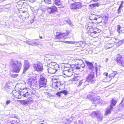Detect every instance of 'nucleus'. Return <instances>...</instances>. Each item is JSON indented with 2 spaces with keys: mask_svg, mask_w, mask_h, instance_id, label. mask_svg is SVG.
<instances>
[{
  "mask_svg": "<svg viewBox=\"0 0 124 124\" xmlns=\"http://www.w3.org/2000/svg\"><path fill=\"white\" fill-rule=\"evenodd\" d=\"M10 65L14 72H19L22 67L21 63L17 61H12Z\"/></svg>",
  "mask_w": 124,
  "mask_h": 124,
  "instance_id": "f257e3e1",
  "label": "nucleus"
},
{
  "mask_svg": "<svg viewBox=\"0 0 124 124\" xmlns=\"http://www.w3.org/2000/svg\"><path fill=\"white\" fill-rule=\"evenodd\" d=\"M47 80L44 77V76L41 75L40 76L39 80V88L41 87L45 88L46 87Z\"/></svg>",
  "mask_w": 124,
  "mask_h": 124,
  "instance_id": "f03ea898",
  "label": "nucleus"
},
{
  "mask_svg": "<svg viewBox=\"0 0 124 124\" xmlns=\"http://www.w3.org/2000/svg\"><path fill=\"white\" fill-rule=\"evenodd\" d=\"M91 115L92 116H97V118L98 121L101 122L103 116L102 114L99 111H96L93 112L91 113Z\"/></svg>",
  "mask_w": 124,
  "mask_h": 124,
  "instance_id": "7ed1b4c3",
  "label": "nucleus"
},
{
  "mask_svg": "<svg viewBox=\"0 0 124 124\" xmlns=\"http://www.w3.org/2000/svg\"><path fill=\"white\" fill-rule=\"evenodd\" d=\"M90 74L87 77V81L89 82L90 83H94V75L93 71L89 72Z\"/></svg>",
  "mask_w": 124,
  "mask_h": 124,
  "instance_id": "20e7f679",
  "label": "nucleus"
},
{
  "mask_svg": "<svg viewBox=\"0 0 124 124\" xmlns=\"http://www.w3.org/2000/svg\"><path fill=\"white\" fill-rule=\"evenodd\" d=\"M33 67L35 71L38 72L42 70V63L40 62H38L37 64H34Z\"/></svg>",
  "mask_w": 124,
  "mask_h": 124,
  "instance_id": "39448f33",
  "label": "nucleus"
},
{
  "mask_svg": "<svg viewBox=\"0 0 124 124\" xmlns=\"http://www.w3.org/2000/svg\"><path fill=\"white\" fill-rule=\"evenodd\" d=\"M68 32L61 33V32H57L55 36L56 38L57 39H65V37L69 34Z\"/></svg>",
  "mask_w": 124,
  "mask_h": 124,
  "instance_id": "423d86ee",
  "label": "nucleus"
},
{
  "mask_svg": "<svg viewBox=\"0 0 124 124\" xmlns=\"http://www.w3.org/2000/svg\"><path fill=\"white\" fill-rule=\"evenodd\" d=\"M63 72L64 75L68 77H70L73 75V70L71 68H68L67 70L64 69Z\"/></svg>",
  "mask_w": 124,
  "mask_h": 124,
  "instance_id": "0eeeda50",
  "label": "nucleus"
},
{
  "mask_svg": "<svg viewBox=\"0 0 124 124\" xmlns=\"http://www.w3.org/2000/svg\"><path fill=\"white\" fill-rule=\"evenodd\" d=\"M85 62L86 64L87 67L89 69L88 70H87L86 72L88 73V72L93 71L94 67L92 63L89 62L88 61H85Z\"/></svg>",
  "mask_w": 124,
  "mask_h": 124,
  "instance_id": "6e6552de",
  "label": "nucleus"
},
{
  "mask_svg": "<svg viewBox=\"0 0 124 124\" xmlns=\"http://www.w3.org/2000/svg\"><path fill=\"white\" fill-rule=\"evenodd\" d=\"M47 10L48 13L49 14H51L57 12L58 9L57 7L54 6L48 7L47 8Z\"/></svg>",
  "mask_w": 124,
  "mask_h": 124,
  "instance_id": "1a4fd4ad",
  "label": "nucleus"
},
{
  "mask_svg": "<svg viewBox=\"0 0 124 124\" xmlns=\"http://www.w3.org/2000/svg\"><path fill=\"white\" fill-rule=\"evenodd\" d=\"M47 68H59V65L55 62H51L48 64L47 66Z\"/></svg>",
  "mask_w": 124,
  "mask_h": 124,
  "instance_id": "9d476101",
  "label": "nucleus"
},
{
  "mask_svg": "<svg viewBox=\"0 0 124 124\" xmlns=\"http://www.w3.org/2000/svg\"><path fill=\"white\" fill-rule=\"evenodd\" d=\"M54 3L59 8H63L64 7V6L62 5L60 0H54Z\"/></svg>",
  "mask_w": 124,
  "mask_h": 124,
  "instance_id": "9b49d317",
  "label": "nucleus"
},
{
  "mask_svg": "<svg viewBox=\"0 0 124 124\" xmlns=\"http://www.w3.org/2000/svg\"><path fill=\"white\" fill-rule=\"evenodd\" d=\"M75 44L77 47L84 48L85 46V44L82 41H76Z\"/></svg>",
  "mask_w": 124,
  "mask_h": 124,
  "instance_id": "f8f14e48",
  "label": "nucleus"
},
{
  "mask_svg": "<svg viewBox=\"0 0 124 124\" xmlns=\"http://www.w3.org/2000/svg\"><path fill=\"white\" fill-rule=\"evenodd\" d=\"M94 23L93 22H89L87 23L86 24L85 27L87 28V30H89V29H92L93 31V27Z\"/></svg>",
  "mask_w": 124,
  "mask_h": 124,
  "instance_id": "ddd939ff",
  "label": "nucleus"
},
{
  "mask_svg": "<svg viewBox=\"0 0 124 124\" xmlns=\"http://www.w3.org/2000/svg\"><path fill=\"white\" fill-rule=\"evenodd\" d=\"M103 102L102 100L100 98H95L93 100V103L94 104H96L97 103L99 104H101Z\"/></svg>",
  "mask_w": 124,
  "mask_h": 124,
  "instance_id": "4468645a",
  "label": "nucleus"
},
{
  "mask_svg": "<svg viewBox=\"0 0 124 124\" xmlns=\"http://www.w3.org/2000/svg\"><path fill=\"white\" fill-rule=\"evenodd\" d=\"M29 62L27 61H25L24 68L23 69V73H25V71L29 68Z\"/></svg>",
  "mask_w": 124,
  "mask_h": 124,
  "instance_id": "2eb2a0df",
  "label": "nucleus"
},
{
  "mask_svg": "<svg viewBox=\"0 0 124 124\" xmlns=\"http://www.w3.org/2000/svg\"><path fill=\"white\" fill-rule=\"evenodd\" d=\"M59 68H47V70L48 72L49 73L51 74L55 73L58 70Z\"/></svg>",
  "mask_w": 124,
  "mask_h": 124,
  "instance_id": "dca6fc26",
  "label": "nucleus"
},
{
  "mask_svg": "<svg viewBox=\"0 0 124 124\" xmlns=\"http://www.w3.org/2000/svg\"><path fill=\"white\" fill-rule=\"evenodd\" d=\"M117 102V101L114 98H113L110 101V107L113 108L114 106Z\"/></svg>",
  "mask_w": 124,
  "mask_h": 124,
  "instance_id": "f3484780",
  "label": "nucleus"
},
{
  "mask_svg": "<svg viewBox=\"0 0 124 124\" xmlns=\"http://www.w3.org/2000/svg\"><path fill=\"white\" fill-rule=\"evenodd\" d=\"M115 60L117 62V63H120V62L123 60V59L121 55L118 54L117 55L116 58Z\"/></svg>",
  "mask_w": 124,
  "mask_h": 124,
  "instance_id": "a211bd4d",
  "label": "nucleus"
},
{
  "mask_svg": "<svg viewBox=\"0 0 124 124\" xmlns=\"http://www.w3.org/2000/svg\"><path fill=\"white\" fill-rule=\"evenodd\" d=\"M31 93L30 92H27L25 93L22 94V95L24 97L28 98L30 97L31 96Z\"/></svg>",
  "mask_w": 124,
  "mask_h": 124,
  "instance_id": "6ab92c4d",
  "label": "nucleus"
},
{
  "mask_svg": "<svg viewBox=\"0 0 124 124\" xmlns=\"http://www.w3.org/2000/svg\"><path fill=\"white\" fill-rule=\"evenodd\" d=\"M67 93L66 91L64 90L58 92L56 93V95L59 96H61V93H63L65 95H66L67 94Z\"/></svg>",
  "mask_w": 124,
  "mask_h": 124,
  "instance_id": "aec40b11",
  "label": "nucleus"
},
{
  "mask_svg": "<svg viewBox=\"0 0 124 124\" xmlns=\"http://www.w3.org/2000/svg\"><path fill=\"white\" fill-rule=\"evenodd\" d=\"M113 108L110 107L107 108L106 109V112L105 115H107L108 114H110L111 110H112Z\"/></svg>",
  "mask_w": 124,
  "mask_h": 124,
  "instance_id": "412c9836",
  "label": "nucleus"
},
{
  "mask_svg": "<svg viewBox=\"0 0 124 124\" xmlns=\"http://www.w3.org/2000/svg\"><path fill=\"white\" fill-rule=\"evenodd\" d=\"M97 32L96 31H94L92 32H91V33H89V34L91 36L94 38H95L97 37Z\"/></svg>",
  "mask_w": 124,
  "mask_h": 124,
  "instance_id": "4be33fe9",
  "label": "nucleus"
},
{
  "mask_svg": "<svg viewBox=\"0 0 124 124\" xmlns=\"http://www.w3.org/2000/svg\"><path fill=\"white\" fill-rule=\"evenodd\" d=\"M12 93L14 95L16 96V97H17V96L18 95L21 96L22 94L21 93H20L19 92L16 91V90H14L12 91Z\"/></svg>",
  "mask_w": 124,
  "mask_h": 124,
  "instance_id": "5701e85b",
  "label": "nucleus"
},
{
  "mask_svg": "<svg viewBox=\"0 0 124 124\" xmlns=\"http://www.w3.org/2000/svg\"><path fill=\"white\" fill-rule=\"evenodd\" d=\"M114 46V45L112 43H108L105 46V48L107 49H108L110 48L113 46Z\"/></svg>",
  "mask_w": 124,
  "mask_h": 124,
  "instance_id": "b1692460",
  "label": "nucleus"
},
{
  "mask_svg": "<svg viewBox=\"0 0 124 124\" xmlns=\"http://www.w3.org/2000/svg\"><path fill=\"white\" fill-rule=\"evenodd\" d=\"M76 10L82 7V6L81 3L79 2H77L75 3Z\"/></svg>",
  "mask_w": 124,
  "mask_h": 124,
  "instance_id": "393cba45",
  "label": "nucleus"
},
{
  "mask_svg": "<svg viewBox=\"0 0 124 124\" xmlns=\"http://www.w3.org/2000/svg\"><path fill=\"white\" fill-rule=\"evenodd\" d=\"M100 5V4L99 3H96L93 4H91L89 5L90 7L91 8H94L96 6L98 7Z\"/></svg>",
  "mask_w": 124,
  "mask_h": 124,
  "instance_id": "a878e982",
  "label": "nucleus"
},
{
  "mask_svg": "<svg viewBox=\"0 0 124 124\" xmlns=\"http://www.w3.org/2000/svg\"><path fill=\"white\" fill-rule=\"evenodd\" d=\"M75 62L77 63L75 64L76 65H80L81 63L83 62V61L81 60L76 59V60Z\"/></svg>",
  "mask_w": 124,
  "mask_h": 124,
  "instance_id": "bb28decb",
  "label": "nucleus"
},
{
  "mask_svg": "<svg viewBox=\"0 0 124 124\" xmlns=\"http://www.w3.org/2000/svg\"><path fill=\"white\" fill-rule=\"evenodd\" d=\"M69 4H70V8L72 9H74V10H76V6L75 3L74 4H72L71 2V3H69Z\"/></svg>",
  "mask_w": 124,
  "mask_h": 124,
  "instance_id": "cd10ccee",
  "label": "nucleus"
},
{
  "mask_svg": "<svg viewBox=\"0 0 124 124\" xmlns=\"http://www.w3.org/2000/svg\"><path fill=\"white\" fill-rule=\"evenodd\" d=\"M44 1L46 4H51V0H44Z\"/></svg>",
  "mask_w": 124,
  "mask_h": 124,
  "instance_id": "c85d7f7f",
  "label": "nucleus"
},
{
  "mask_svg": "<svg viewBox=\"0 0 124 124\" xmlns=\"http://www.w3.org/2000/svg\"><path fill=\"white\" fill-rule=\"evenodd\" d=\"M32 40H27L26 41V43L28 44L29 45H32Z\"/></svg>",
  "mask_w": 124,
  "mask_h": 124,
  "instance_id": "c756f323",
  "label": "nucleus"
},
{
  "mask_svg": "<svg viewBox=\"0 0 124 124\" xmlns=\"http://www.w3.org/2000/svg\"><path fill=\"white\" fill-rule=\"evenodd\" d=\"M52 86L55 88H56L57 87V85L56 83L55 82V83H53L52 85Z\"/></svg>",
  "mask_w": 124,
  "mask_h": 124,
  "instance_id": "7c9ffc66",
  "label": "nucleus"
},
{
  "mask_svg": "<svg viewBox=\"0 0 124 124\" xmlns=\"http://www.w3.org/2000/svg\"><path fill=\"white\" fill-rule=\"evenodd\" d=\"M117 31L119 33L120 32V29L121 28V27L120 26V25H117Z\"/></svg>",
  "mask_w": 124,
  "mask_h": 124,
  "instance_id": "2f4dec72",
  "label": "nucleus"
},
{
  "mask_svg": "<svg viewBox=\"0 0 124 124\" xmlns=\"http://www.w3.org/2000/svg\"><path fill=\"white\" fill-rule=\"evenodd\" d=\"M38 44L34 40H32V46H36Z\"/></svg>",
  "mask_w": 124,
  "mask_h": 124,
  "instance_id": "473e14b6",
  "label": "nucleus"
},
{
  "mask_svg": "<svg viewBox=\"0 0 124 124\" xmlns=\"http://www.w3.org/2000/svg\"><path fill=\"white\" fill-rule=\"evenodd\" d=\"M79 77H74L73 78V80L74 81H77L79 79Z\"/></svg>",
  "mask_w": 124,
  "mask_h": 124,
  "instance_id": "72a5a7b5",
  "label": "nucleus"
},
{
  "mask_svg": "<svg viewBox=\"0 0 124 124\" xmlns=\"http://www.w3.org/2000/svg\"><path fill=\"white\" fill-rule=\"evenodd\" d=\"M68 43L69 44H75L76 41H67Z\"/></svg>",
  "mask_w": 124,
  "mask_h": 124,
  "instance_id": "f704fd0d",
  "label": "nucleus"
},
{
  "mask_svg": "<svg viewBox=\"0 0 124 124\" xmlns=\"http://www.w3.org/2000/svg\"><path fill=\"white\" fill-rule=\"evenodd\" d=\"M10 76L12 77L16 78L17 77L18 74H10Z\"/></svg>",
  "mask_w": 124,
  "mask_h": 124,
  "instance_id": "c9c22d12",
  "label": "nucleus"
},
{
  "mask_svg": "<svg viewBox=\"0 0 124 124\" xmlns=\"http://www.w3.org/2000/svg\"><path fill=\"white\" fill-rule=\"evenodd\" d=\"M119 63L120 64L121 66L124 67V62L123 60L121 61L120 62V63Z\"/></svg>",
  "mask_w": 124,
  "mask_h": 124,
  "instance_id": "e433bc0d",
  "label": "nucleus"
},
{
  "mask_svg": "<svg viewBox=\"0 0 124 124\" xmlns=\"http://www.w3.org/2000/svg\"><path fill=\"white\" fill-rule=\"evenodd\" d=\"M22 102L23 104L25 105L26 104H28V102L27 101H26L25 100H23L22 101Z\"/></svg>",
  "mask_w": 124,
  "mask_h": 124,
  "instance_id": "4c0bfd02",
  "label": "nucleus"
},
{
  "mask_svg": "<svg viewBox=\"0 0 124 124\" xmlns=\"http://www.w3.org/2000/svg\"><path fill=\"white\" fill-rule=\"evenodd\" d=\"M28 102V104H31L33 102V100H27Z\"/></svg>",
  "mask_w": 124,
  "mask_h": 124,
  "instance_id": "58836bf2",
  "label": "nucleus"
},
{
  "mask_svg": "<svg viewBox=\"0 0 124 124\" xmlns=\"http://www.w3.org/2000/svg\"><path fill=\"white\" fill-rule=\"evenodd\" d=\"M93 97L92 96H87V98L88 99L90 100H92L93 99Z\"/></svg>",
  "mask_w": 124,
  "mask_h": 124,
  "instance_id": "ea45409f",
  "label": "nucleus"
},
{
  "mask_svg": "<svg viewBox=\"0 0 124 124\" xmlns=\"http://www.w3.org/2000/svg\"><path fill=\"white\" fill-rule=\"evenodd\" d=\"M56 82L57 83V86H60L62 85V84H61V82H59V81H56Z\"/></svg>",
  "mask_w": 124,
  "mask_h": 124,
  "instance_id": "a19ab883",
  "label": "nucleus"
},
{
  "mask_svg": "<svg viewBox=\"0 0 124 124\" xmlns=\"http://www.w3.org/2000/svg\"><path fill=\"white\" fill-rule=\"evenodd\" d=\"M11 102V101L10 100H7V101H6V105H8Z\"/></svg>",
  "mask_w": 124,
  "mask_h": 124,
  "instance_id": "79ce46f5",
  "label": "nucleus"
},
{
  "mask_svg": "<svg viewBox=\"0 0 124 124\" xmlns=\"http://www.w3.org/2000/svg\"><path fill=\"white\" fill-rule=\"evenodd\" d=\"M123 3V2H122L120 6H119V10H120L123 7V6L122 5V4Z\"/></svg>",
  "mask_w": 124,
  "mask_h": 124,
  "instance_id": "37998d69",
  "label": "nucleus"
},
{
  "mask_svg": "<svg viewBox=\"0 0 124 124\" xmlns=\"http://www.w3.org/2000/svg\"><path fill=\"white\" fill-rule=\"evenodd\" d=\"M92 29H90L89 30H88V31L87 32V33H88V34L89 33H91V32H92L93 31H93L94 30V29H93V31L91 30Z\"/></svg>",
  "mask_w": 124,
  "mask_h": 124,
  "instance_id": "c03bdc74",
  "label": "nucleus"
},
{
  "mask_svg": "<svg viewBox=\"0 0 124 124\" xmlns=\"http://www.w3.org/2000/svg\"><path fill=\"white\" fill-rule=\"evenodd\" d=\"M39 124H46L45 122H44V121H41L39 122Z\"/></svg>",
  "mask_w": 124,
  "mask_h": 124,
  "instance_id": "a18cd8bd",
  "label": "nucleus"
},
{
  "mask_svg": "<svg viewBox=\"0 0 124 124\" xmlns=\"http://www.w3.org/2000/svg\"><path fill=\"white\" fill-rule=\"evenodd\" d=\"M51 59H50L49 60H54V59L55 57L54 56H51Z\"/></svg>",
  "mask_w": 124,
  "mask_h": 124,
  "instance_id": "49530a36",
  "label": "nucleus"
},
{
  "mask_svg": "<svg viewBox=\"0 0 124 124\" xmlns=\"http://www.w3.org/2000/svg\"><path fill=\"white\" fill-rule=\"evenodd\" d=\"M82 83V81L81 80L79 82L78 84V86H80L81 85Z\"/></svg>",
  "mask_w": 124,
  "mask_h": 124,
  "instance_id": "de8ad7c7",
  "label": "nucleus"
},
{
  "mask_svg": "<svg viewBox=\"0 0 124 124\" xmlns=\"http://www.w3.org/2000/svg\"><path fill=\"white\" fill-rule=\"evenodd\" d=\"M53 79L54 80H57V81H58L59 80L60 81V80L58 78V77L56 78H54Z\"/></svg>",
  "mask_w": 124,
  "mask_h": 124,
  "instance_id": "09e8293b",
  "label": "nucleus"
},
{
  "mask_svg": "<svg viewBox=\"0 0 124 124\" xmlns=\"http://www.w3.org/2000/svg\"><path fill=\"white\" fill-rule=\"evenodd\" d=\"M74 68H76V69H80L81 68L79 66H77L74 67Z\"/></svg>",
  "mask_w": 124,
  "mask_h": 124,
  "instance_id": "8fccbe9b",
  "label": "nucleus"
},
{
  "mask_svg": "<svg viewBox=\"0 0 124 124\" xmlns=\"http://www.w3.org/2000/svg\"><path fill=\"white\" fill-rule=\"evenodd\" d=\"M111 76H110L109 77V78H110L111 76L112 77H114L115 76V75H114V74H113V73H112L111 74Z\"/></svg>",
  "mask_w": 124,
  "mask_h": 124,
  "instance_id": "3c124183",
  "label": "nucleus"
},
{
  "mask_svg": "<svg viewBox=\"0 0 124 124\" xmlns=\"http://www.w3.org/2000/svg\"><path fill=\"white\" fill-rule=\"evenodd\" d=\"M108 73L107 72H105L103 74V75H105L106 76H107L108 75Z\"/></svg>",
  "mask_w": 124,
  "mask_h": 124,
  "instance_id": "603ef678",
  "label": "nucleus"
},
{
  "mask_svg": "<svg viewBox=\"0 0 124 124\" xmlns=\"http://www.w3.org/2000/svg\"><path fill=\"white\" fill-rule=\"evenodd\" d=\"M117 72L116 71H114V73H113V74L115 76V75L117 73Z\"/></svg>",
  "mask_w": 124,
  "mask_h": 124,
  "instance_id": "864d4df0",
  "label": "nucleus"
},
{
  "mask_svg": "<svg viewBox=\"0 0 124 124\" xmlns=\"http://www.w3.org/2000/svg\"><path fill=\"white\" fill-rule=\"evenodd\" d=\"M81 67H82V68H83L85 67V65L84 64H81Z\"/></svg>",
  "mask_w": 124,
  "mask_h": 124,
  "instance_id": "5fc2aeb1",
  "label": "nucleus"
},
{
  "mask_svg": "<svg viewBox=\"0 0 124 124\" xmlns=\"http://www.w3.org/2000/svg\"><path fill=\"white\" fill-rule=\"evenodd\" d=\"M29 1L32 3H33L35 1V0H29Z\"/></svg>",
  "mask_w": 124,
  "mask_h": 124,
  "instance_id": "6e6d98bb",
  "label": "nucleus"
},
{
  "mask_svg": "<svg viewBox=\"0 0 124 124\" xmlns=\"http://www.w3.org/2000/svg\"><path fill=\"white\" fill-rule=\"evenodd\" d=\"M124 101V97L122 98V100L121 102V103H123Z\"/></svg>",
  "mask_w": 124,
  "mask_h": 124,
  "instance_id": "4d7b16f0",
  "label": "nucleus"
},
{
  "mask_svg": "<svg viewBox=\"0 0 124 124\" xmlns=\"http://www.w3.org/2000/svg\"><path fill=\"white\" fill-rule=\"evenodd\" d=\"M31 80V79H30V81H29V82H29V83H30V84H31V85H32V82H34V80H33V81H30V80Z\"/></svg>",
  "mask_w": 124,
  "mask_h": 124,
  "instance_id": "13d9d810",
  "label": "nucleus"
},
{
  "mask_svg": "<svg viewBox=\"0 0 124 124\" xmlns=\"http://www.w3.org/2000/svg\"><path fill=\"white\" fill-rule=\"evenodd\" d=\"M67 22L69 24H70L71 23V22L70 21H67Z\"/></svg>",
  "mask_w": 124,
  "mask_h": 124,
  "instance_id": "bf43d9fd",
  "label": "nucleus"
},
{
  "mask_svg": "<svg viewBox=\"0 0 124 124\" xmlns=\"http://www.w3.org/2000/svg\"><path fill=\"white\" fill-rule=\"evenodd\" d=\"M113 40H114V42L116 43V41H115V40H116V39H115V38H113Z\"/></svg>",
  "mask_w": 124,
  "mask_h": 124,
  "instance_id": "052dcab7",
  "label": "nucleus"
},
{
  "mask_svg": "<svg viewBox=\"0 0 124 124\" xmlns=\"http://www.w3.org/2000/svg\"><path fill=\"white\" fill-rule=\"evenodd\" d=\"M108 58H106V60L105 61H106V62H108Z\"/></svg>",
  "mask_w": 124,
  "mask_h": 124,
  "instance_id": "680f3d73",
  "label": "nucleus"
},
{
  "mask_svg": "<svg viewBox=\"0 0 124 124\" xmlns=\"http://www.w3.org/2000/svg\"><path fill=\"white\" fill-rule=\"evenodd\" d=\"M122 106H123V108L124 109V104H123Z\"/></svg>",
  "mask_w": 124,
  "mask_h": 124,
  "instance_id": "e2e57ef3",
  "label": "nucleus"
},
{
  "mask_svg": "<svg viewBox=\"0 0 124 124\" xmlns=\"http://www.w3.org/2000/svg\"><path fill=\"white\" fill-rule=\"evenodd\" d=\"M97 19V18H95L94 19L95 20H96Z\"/></svg>",
  "mask_w": 124,
  "mask_h": 124,
  "instance_id": "0e129e2a",
  "label": "nucleus"
},
{
  "mask_svg": "<svg viewBox=\"0 0 124 124\" xmlns=\"http://www.w3.org/2000/svg\"><path fill=\"white\" fill-rule=\"evenodd\" d=\"M120 10H119V9H118V13H119L120 12V11H119Z\"/></svg>",
  "mask_w": 124,
  "mask_h": 124,
  "instance_id": "69168bd1",
  "label": "nucleus"
},
{
  "mask_svg": "<svg viewBox=\"0 0 124 124\" xmlns=\"http://www.w3.org/2000/svg\"><path fill=\"white\" fill-rule=\"evenodd\" d=\"M39 37L40 38V39H42V36H39Z\"/></svg>",
  "mask_w": 124,
  "mask_h": 124,
  "instance_id": "338daca9",
  "label": "nucleus"
},
{
  "mask_svg": "<svg viewBox=\"0 0 124 124\" xmlns=\"http://www.w3.org/2000/svg\"><path fill=\"white\" fill-rule=\"evenodd\" d=\"M3 0H0V1H2Z\"/></svg>",
  "mask_w": 124,
  "mask_h": 124,
  "instance_id": "774afa93",
  "label": "nucleus"
}]
</instances>
